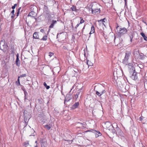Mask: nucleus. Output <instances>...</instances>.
<instances>
[{"label": "nucleus", "mask_w": 147, "mask_h": 147, "mask_svg": "<svg viewBox=\"0 0 147 147\" xmlns=\"http://www.w3.org/2000/svg\"><path fill=\"white\" fill-rule=\"evenodd\" d=\"M85 56H85V55L84 56V58H85Z\"/></svg>", "instance_id": "nucleus-49"}, {"label": "nucleus", "mask_w": 147, "mask_h": 147, "mask_svg": "<svg viewBox=\"0 0 147 147\" xmlns=\"http://www.w3.org/2000/svg\"><path fill=\"white\" fill-rule=\"evenodd\" d=\"M33 38L34 39H38L39 36L37 32H35L33 35Z\"/></svg>", "instance_id": "nucleus-15"}, {"label": "nucleus", "mask_w": 147, "mask_h": 147, "mask_svg": "<svg viewBox=\"0 0 147 147\" xmlns=\"http://www.w3.org/2000/svg\"><path fill=\"white\" fill-rule=\"evenodd\" d=\"M26 76V74H23L19 76L18 78L19 79L20 78L24 77Z\"/></svg>", "instance_id": "nucleus-33"}, {"label": "nucleus", "mask_w": 147, "mask_h": 147, "mask_svg": "<svg viewBox=\"0 0 147 147\" xmlns=\"http://www.w3.org/2000/svg\"><path fill=\"white\" fill-rule=\"evenodd\" d=\"M79 18L80 19V23L79 24H78L75 26V28L76 29L79 26L80 24L83 23L85 22L82 17H80Z\"/></svg>", "instance_id": "nucleus-10"}, {"label": "nucleus", "mask_w": 147, "mask_h": 147, "mask_svg": "<svg viewBox=\"0 0 147 147\" xmlns=\"http://www.w3.org/2000/svg\"><path fill=\"white\" fill-rule=\"evenodd\" d=\"M19 14H20V11H18L17 12V16H18Z\"/></svg>", "instance_id": "nucleus-40"}, {"label": "nucleus", "mask_w": 147, "mask_h": 147, "mask_svg": "<svg viewBox=\"0 0 147 147\" xmlns=\"http://www.w3.org/2000/svg\"><path fill=\"white\" fill-rule=\"evenodd\" d=\"M24 145L25 147H30V146L28 142H25L24 143Z\"/></svg>", "instance_id": "nucleus-21"}, {"label": "nucleus", "mask_w": 147, "mask_h": 147, "mask_svg": "<svg viewBox=\"0 0 147 147\" xmlns=\"http://www.w3.org/2000/svg\"><path fill=\"white\" fill-rule=\"evenodd\" d=\"M63 49H65V50L67 49V47H66V46H63Z\"/></svg>", "instance_id": "nucleus-39"}, {"label": "nucleus", "mask_w": 147, "mask_h": 147, "mask_svg": "<svg viewBox=\"0 0 147 147\" xmlns=\"http://www.w3.org/2000/svg\"><path fill=\"white\" fill-rule=\"evenodd\" d=\"M141 36L143 37L144 40L147 41V36H146L144 33L142 32L140 33Z\"/></svg>", "instance_id": "nucleus-19"}, {"label": "nucleus", "mask_w": 147, "mask_h": 147, "mask_svg": "<svg viewBox=\"0 0 147 147\" xmlns=\"http://www.w3.org/2000/svg\"><path fill=\"white\" fill-rule=\"evenodd\" d=\"M17 55H18V54Z\"/></svg>", "instance_id": "nucleus-55"}, {"label": "nucleus", "mask_w": 147, "mask_h": 147, "mask_svg": "<svg viewBox=\"0 0 147 147\" xmlns=\"http://www.w3.org/2000/svg\"><path fill=\"white\" fill-rule=\"evenodd\" d=\"M22 90H23L24 91V93H25V92H26V90L25 89H22Z\"/></svg>", "instance_id": "nucleus-44"}, {"label": "nucleus", "mask_w": 147, "mask_h": 147, "mask_svg": "<svg viewBox=\"0 0 147 147\" xmlns=\"http://www.w3.org/2000/svg\"><path fill=\"white\" fill-rule=\"evenodd\" d=\"M80 124L82 125V126L81 127V128H84L85 127L83 125V124L81 123H80Z\"/></svg>", "instance_id": "nucleus-37"}, {"label": "nucleus", "mask_w": 147, "mask_h": 147, "mask_svg": "<svg viewBox=\"0 0 147 147\" xmlns=\"http://www.w3.org/2000/svg\"><path fill=\"white\" fill-rule=\"evenodd\" d=\"M44 127L48 130H49L52 127V125L51 124H49V125L47 124L45 125Z\"/></svg>", "instance_id": "nucleus-14"}, {"label": "nucleus", "mask_w": 147, "mask_h": 147, "mask_svg": "<svg viewBox=\"0 0 147 147\" xmlns=\"http://www.w3.org/2000/svg\"><path fill=\"white\" fill-rule=\"evenodd\" d=\"M129 35L130 39V41L131 42H132V39L133 37V33L131 32L130 34H129Z\"/></svg>", "instance_id": "nucleus-22"}, {"label": "nucleus", "mask_w": 147, "mask_h": 147, "mask_svg": "<svg viewBox=\"0 0 147 147\" xmlns=\"http://www.w3.org/2000/svg\"><path fill=\"white\" fill-rule=\"evenodd\" d=\"M125 0V4H126V1H127V0Z\"/></svg>", "instance_id": "nucleus-47"}, {"label": "nucleus", "mask_w": 147, "mask_h": 147, "mask_svg": "<svg viewBox=\"0 0 147 147\" xmlns=\"http://www.w3.org/2000/svg\"><path fill=\"white\" fill-rule=\"evenodd\" d=\"M107 21L106 19L104 18L103 19H101L100 20V22H101L102 23V24H104V26H105L104 23L106 21Z\"/></svg>", "instance_id": "nucleus-18"}, {"label": "nucleus", "mask_w": 147, "mask_h": 147, "mask_svg": "<svg viewBox=\"0 0 147 147\" xmlns=\"http://www.w3.org/2000/svg\"><path fill=\"white\" fill-rule=\"evenodd\" d=\"M71 0H70V1H71Z\"/></svg>", "instance_id": "nucleus-57"}, {"label": "nucleus", "mask_w": 147, "mask_h": 147, "mask_svg": "<svg viewBox=\"0 0 147 147\" xmlns=\"http://www.w3.org/2000/svg\"><path fill=\"white\" fill-rule=\"evenodd\" d=\"M57 21L56 20H53L52 23L49 26V28H52L53 27L54 25L56 24Z\"/></svg>", "instance_id": "nucleus-12"}, {"label": "nucleus", "mask_w": 147, "mask_h": 147, "mask_svg": "<svg viewBox=\"0 0 147 147\" xmlns=\"http://www.w3.org/2000/svg\"><path fill=\"white\" fill-rule=\"evenodd\" d=\"M35 13L34 11H31L30 12L28 15V16H33V15H34Z\"/></svg>", "instance_id": "nucleus-26"}, {"label": "nucleus", "mask_w": 147, "mask_h": 147, "mask_svg": "<svg viewBox=\"0 0 147 147\" xmlns=\"http://www.w3.org/2000/svg\"><path fill=\"white\" fill-rule=\"evenodd\" d=\"M71 9L72 11H77V9H76V7L74 5H72V6L71 7Z\"/></svg>", "instance_id": "nucleus-20"}, {"label": "nucleus", "mask_w": 147, "mask_h": 147, "mask_svg": "<svg viewBox=\"0 0 147 147\" xmlns=\"http://www.w3.org/2000/svg\"><path fill=\"white\" fill-rule=\"evenodd\" d=\"M79 105V103L78 102H76L72 106V108L73 109H75L77 108Z\"/></svg>", "instance_id": "nucleus-16"}, {"label": "nucleus", "mask_w": 147, "mask_h": 147, "mask_svg": "<svg viewBox=\"0 0 147 147\" xmlns=\"http://www.w3.org/2000/svg\"><path fill=\"white\" fill-rule=\"evenodd\" d=\"M43 84L45 87H46V86H47L46 83L45 82H44Z\"/></svg>", "instance_id": "nucleus-41"}, {"label": "nucleus", "mask_w": 147, "mask_h": 147, "mask_svg": "<svg viewBox=\"0 0 147 147\" xmlns=\"http://www.w3.org/2000/svg\"><path fill=\"white\" fill-rule=\"evenodd\" d=\"M47 39V36H43L41 40H46Z\"/></svg>", "instance_id": "nucleus-34"}, {"label": "nucleus", "mask_w": 147, "mask_h": 147, "mask_svg": "<svg viewBox=\"0 0 147 147\" xmlns=\"http://www.w3.org/2000/svg\"><path fill=\"white\" fill-rule=\"evenodd\" d=\"M20 9H21V7H20L18 9V11H20Z\"/></svg>", "instance_id": "nucleus-45"}, {"label": "nucleus", "mask_w": 147, "mask_h": 147, "mask_svg": "<svg viewBox=\"0 0 147 147\" xmlns=\"http://www.w3.org/2000/svg\"><path fill=\"white\" fill-rule=\"evenodd\" d=\"M144 86L145 89L147 90V80L144 82Z\"/></svg>", "instance_id": "nucleus-31"}, {"label": "nucleus", "mask_w": 147, "mask_h": 147, "mask_svg": "<svg viewBox=\"0 0 147 147\" xmlns=\"http://www.w3.org/2000/svg\"><path fill=\"white\" fill-rule=\"evenodd\" d=\"M37 145H36V146H35V147H37Z\"/></svg>", "instance_id": "nucleus-50"}, {"label": "nucleus", "mask_w": 147, "mask_h": 147, "mask_svg": "<svg viewBox=\"0 0 147 147\" xmlns=\"http://www.w3.org/2000/svg\"><path fill=\"white\" fill-rule=\"evenodd\" d=\"M14 10H13L11 12V18L12 19H13L14 16Z\"/></svg>", "instance_id": "nucleus-27"}, {"label": "nucleus", "mask_w": 147, "mask_h": 147, "mask_svg": "<svg viewBox=\"0 0 147 147\" xmlns=\"http://www.w3.org/2000/svg\"><path fill=\"white\" fill-rule=\"evenodd\" d=\"M41 145L42 147H45V145H46L45 142H41Z\"/></svg>", "instance_id": "nucleus-30"}, {"label": "nucleus", "mask_w": 147, "mask_h": 147, "mask_svg": "<svg viewBox=\"0 0 147 147\" xmlns=\"http://www.w3.org/2000/svg\"><path fill=\"white\" fill-rule=\"evenodd\" d=\"M40 31L41 32H43L44 31V30L43 29H42L40 30Z\"/></svg>", "instance_id": "nucleus-43"}, {"label": "nucleus", "mask_w": 147, "mask_h": 147, "mask_svg": "<svg viewBox=\"0 0 147 147\" xmlns=\"http://www.w3.org/2000/svg\"><path fill=\"white\" fill-rule=\"evenodd\" d=\"M116 29L117 30V32L121 35H123L126 34L127 32V30L125 28H119V26H118L116 28Z\"/></svg>", "instance_id": "nucleus-2"}, {"label": "nucleus", "mask_w": 147, "mask_h": 147, "mask_svg": "<svg viewBox=\"0 0 147 147\" xmlns=\"http://www.w3.org/2000/svg\"><path fill=\"white\" fill-rule=\"evenodd\" d=\"M72 97V95L70 94H67L65 98V100L64 103H65L66 101L68 102L69 101L71 98Z\"/></svg>", "instance_id": "nucleus-7"}, {"label": "nucleus", "mask_w": 147, "mask_h": 147, "mask_svg": "<svg viewBox=\"0 0 147 147\" xmlns=\"http://www.w3.org/2000/svg\"><path fill=\"white\" fill-rule=\"evenodd\" d=\"M17 4H15L12 7V8L13 9H14L16 6H17Z\"/></svg>", "instance_id": "nucleus-35"}, {"label": "nucleus", "mask_w": 147, "mask_h": 147, "mask_svg": "<svg viewBox=\"0 0 147 147\" xmlns=\"http://www.w3.org/2000/svg\"><path fill=\"white\" fill-rule=\"evenodd\" d=\"M92 131V132L93 133H94L95 134L98 133V134H96L95 137L96 138H97L99 136H100L101 135V133L99 131H97L95 130L92 129L91 130Z\"/></svg>", "instance_id": "nucleus-9"}, {"label": "nucleus", "mask_w": 147, "mask_h": 147, "mask_svg": "<svg viewBox=\"0 0 147 147\" xmlns=\"http://www.w3.org/2000/svg\"><path fill=\"white\" fill-rule=\"evenodd\" d=\"M127 53H126V55H126V54H127Z\"/></svg>", "instance_id": "nucleus-56"}, {"label": "nucleus", "mask_w": 147, "mask_h": 147, "mask_svg": "<svg viewBox=\"0 0 147 147\" xmlns=\"http://www.w3.org/2000/svg\"><path fill=\"white\" fill-rule=\"evenodd\" d=\"M46 88L47 89H48L50 88V86H46Z\"/></svg>", "instance_id": "nucleus-42"}, {"label": "nucleus", "mask_w": 147, "mask_h": 147, "mask_svg": "<svg viewBox=\"0 0 147 147\" xmlns=\"http://www.w3.org/2000/svg\"><path fill=\"white\" fill-rule=\"evenodd\" d=\"M132 74V75L131 77V78L134 80H136L138 78L137 73L135 71H134Z\"/></svg>", "instance_id": "nucleus-8"}, {"label": "nucleus", "mask_w": 147, "mask_h": 147, "mask_svg": "<svg viewBox=\"0 0 147 147\" xmlns=\"http://www.w3.org/2000/svg\"><path fill=\"white\" fill-rule=\"evenodd\" d=\"M86 59H87L86 57ZM87 64L88 65V66H92V63L90 61L88 60L87 59Z\"/></svg>", "instance_id": "nucleus-24"}, {"label": "nucleus", "mask_w": 147, "mask_h": 147, "mask_svg": "<svg viewBox=\"0 0 147 147\" xmlns=\"http://www.w3.org/2000/svg\"><path fill=\"white\" fill-rule=\"evenodd\" d=\"M49 55H54V53H52L51 52H50L49 53Z\"/></svg>", "instance_id": "nucleus-38"}, {"label": "nucleus", "mask_w": 147, "mask_h": 147, "mask_svg": "<svg viewBox=\"0 0 147 147\" xmlns=\"http://www.w3.org/2000/svg\"><path fill=\"white\" fill-rule=\"evenodd\" d=\"M95 134V135H96V134H98V133Z\"/></svg>", "instance_id": "nucleus-52"}, {"label": "nucleus", "mask_w": 147, "mask_h": 147, "mask_svg": "<svg viewBox=\"0 0 147 147\" xmlns=\"http://www.w3.org/2000/svg\"><path fill=\"white\" fill-rule=\"evenodd\" d=\"M81 60H82V61H84V60H85V59H84V60H82V59H81Z\"/></svg>", "instance_id": "nucleus-51"}, {"label": "nucleus", "mask_w": 147, "mask_h": 147, "mask_svg": "<svg viewBox=\"0 0 147 147\" xmlns=\"http://www.w3.org/2000/svg\"><path fill=\"white\" fill-rule=\"evenodd\" d=\"M129 58V56H125L124 57H122V59L121 61L122 63L123 64L127 65L128 63Z\"/></svg>", "instance_id": "nucleus-5"}, {"label": "nucleus", "mask_w": 147, "mask_h": 147, "mask_svg": "<svg viewBox=\"0 0 147 147\" xmlns=\"http://www.w3.org/2000/svg\"><path fill=\"white\" fill-rule=\"evenodd\" d=\"M80 93V92H77L76 94L75 95V98L76 99H77V98L78 97V95Z\"/></svg>", "instance_id": "nucleus-32"}, {"label": "nucleus", "mask_w": 147, "mask_h": 147, "mask_svg": "<svg viewBox=\"0 0 147 147\" xmlns=\"http://www.w3.org/2000/svg\"><path fill=\"white\" fill-rule=\"evenodd\" d=\"M8 46L6 43L3 40L0 42V49L3 50V51H6L8 49Z\"/></svg>", "instance_id": "nucleus-1"}, {"label": "nucleus", "mask_w": 147, "mask_h": 147, "mask_svg": "<svg viewBox=\"0 0 147 147\" xmlns=\"http://www.w3.org/2000/svg\"><path fill=\"white\" fill-rule=\"evenodd\" d=\"M43 14L46 17H49V11L47 9L44 10Z\"/></svg>", "instance_id": "nucleus-11"}, {"label": "nucleus", "mask_w": 147, "mask_h": 147, "mask_svg": "<svg viewBox=\"0 0 147 147\" xmlns=\"http://www.w3.org/2000/svg\"><path fill=\"white\" fill-rule=\"evenodd\" d=\"M95 91L96 92V94L98 96H100L102 94H101L100 92L98 90H96Z\"/></svg>", "instance_id": "nucleus-25"}, {"label": "nucleus", "mask_w": 147, "mask_h": 147, "mask_svg": "<svg viewBox=\"0 0 147 147\" xmlns=\"http://www.w3.org/2000/svg\"><path fill=\"white\" fill-rule=\"evenodd\" d=\"M95 32V29L93 26H92L91 27V31L90 32V34H91L94 33Z\"/></svg>", "instance_id": "nucleus-17"}, {"label": "nucleus", "mask_w": 147, "mask_h": 147, "mask_svg": "<svg viewBox=\"0 0 147 147\" xmlns=\"http://www.w3.org/2000/svg\"><path fill=\"white\" fill-rule=\"evenodd\" d=\"M105 125H107V127H109L111 125V124L110 122H106L105 123Z\"/></svg>", "instance_id": "nucleus-23"}, {"label": "nucleus", "mask_w": 147, "mask_h": 147, "mask_svg": "<svg viewBox=\"0 0 147 147\" xmlns=\"http://www.w3.org/2000/svg\"><path fill=\"white\" fill-rule=\"evenodd\" d=\"M128 70L129 73L131 74L133 72L135 71V67L131 63H129L127 65Z\"/></svg>", "instance_id": "nucleus-3"}, {"label": "nucleus", "mask_w": 147, "mask_h": 147, "mask_svg": "<svg viewBox=\"0 0 147 147\" xmlns=\"http://www.w3.org/2000/svg\"><path fill=\"white\" fill-rule=\"evenodd\" d=\"M94 90H95V88H94Z\"/></svg>", "instance_id": "nucleus-54"}, {"label": "nucleus", "mask_w": 147, "mask_h": 147, "mask_svg": "<svg viewBox=\"0 0 147 147\" xmlns=\"http://www.w3.org/2000/svg\"><path fill=\"white\" fill-rule=\"evenodd\" d=\"M85 27V25H84V27L83 28V29H84Z\"/></svg>", "instance_id": "nucleus-48"}, {"label": "nucleus", "mask_w": 147, "mask_h": 147, "mask_svg": "<svg viewBox=\"0 0 147 147\" xmlns=\"http://www.w3.org/2000/svg\"><path fill=\"white\" fill-rule=\"evenodd\" d=\"M98 91L100 92L102 94H105L106 92L105 87L103 86L100 85L98 87Z\"/></svg>", "instance_id": "nucleus-4"}, {"label": "nucleus", "mask_w": 147, "mask_h": 147, "mask_svg": "<svg viewBox=\"0 0 147 147\" xmlns=\"http://www.w3.org/2000/svg\"><path fill=\"white\" fill-rule=\"evenodd\" d=\"M19 56H16V65L18 66H19L20 65V60L18 58Z\"/></svg>", "instance_id": "nucleus-13"}, {"label": "nucleus", "mask_w": 147, "mask_h": 147, "mask_svg": "<svg viewBox=\"0 0 147 147\" xmlns=\"http://www.w3.org/2000/svg\"><path fill=\"white\" fill-rule=\"evenodd\" d=\"M100 9L97 8L94 9H92V14H97L99 13L100 12Z\"/></svg>", "instance_id": "nucleus-6"}, {"label": "nucleus", "mask_w": 147, "mask_h": 147, "mask_svg": "<svg viewBox=\"0 0 147 147\" xmlns=\"http://www.w3.org/2000/svg\"><path fill=\"white\" fill-rule=\"evenodd\" d=\"M74 86H73V87H72V88L71 89L70 91V92H71V91L72 90V89H73L74 88Z\"/></svg>", "instance_id": "nucleus-46"}, {"label": "nucleus", "mask_w": 147, "mask_h": 147, "mask_svg": "<svg viewBox=\"0 0 147 147\" xmlns=\"http://www.w3.org/2000/svg\"><path fill=\"white\" fill-rule=\"evenodd\" d=\"M24 94V100H26L27 99V96H28V93L27 92H25Z\"/></svg>", "instance_id": "nucleus-28"}, {"label": "nucleus", "mask_w": 147, "mask_h": 147, "mask_svg": "<svg viewBox=\"0 0 147 147\" xmlns=\"http://www.w3.org/2000/svg\"><path fill=\"white\" fill-rule=\"evenodd\" d=\"M37 141H36L35 142V143H37Z\"/></svg>", "instance_id": "nucleus-53"}, {"label": "nucleus", "mask_w": 147, "mask_h": 147, "mask_svg": "<svg viewBox=\"0 0 147 147\" xmlns=\"http://www.w3.org/2000/svg\"><path fill=\"white\" fill-rule=\"evenodd\" d=\"M16 84L18 86H19L20 85V79L18 78L17 81L16 82Z\"/></svg>", "instance_id": "nucleus-29"}, {"label": "nucleus", "mask_w": 147, "mask_h": 147, "mask_svg": "<svg viewBox=\"0 0 147 147\" xmlns=\"http://www.w3.org/2000/svg\"><path fill=\"white\" fill-rule=\"evenodd\" d=\"M98 22L100 24V26H103V25H104V24H102V23L101 22H100V20H98Z\"/></svg>", "instance_id": "nucleus-36"}]
</instances>
